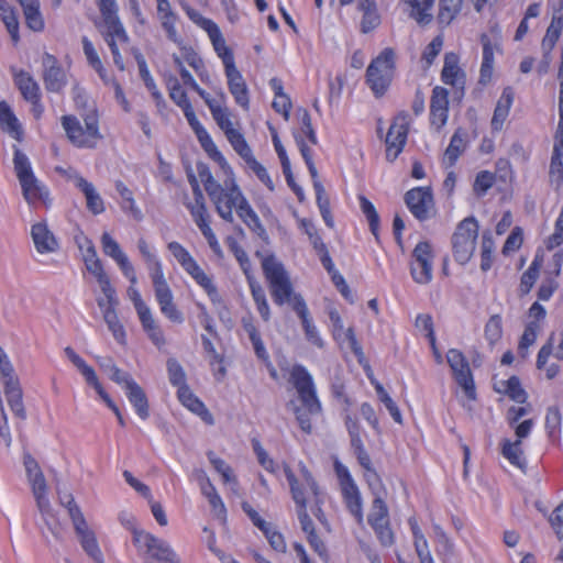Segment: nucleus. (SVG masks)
Instances as JSON below:
<instances>
[{
	"instance_id": "nucleus-36",
	"label": "nucleus",
	"mask_w": 563,
	"mask_h": 563,
	"mask_svg": "<svg viewBox=\"0 0 563 563\" xmlns=\"http://www.w3.org/2000/svg\"><path fill=\"white\" fill-rule=\"evenodd\" d=\"M558 10L553 13L552 20L550 25L547 29L545 35L542 40V49L545 55H548L553 47L555 46L556 42L559 41L562 29H563V0H559L558 3Z\"/></svg>"
},
{
	"instance_id": "nucleus-39",
	"label": "nucleus",
	"mask_w": 563,
	"mask_h": 563,
	"mask_svg": "<svg viewBox=\"0 0 563 563\" xmlns=\"http://www.w3.org/2000/svg\"><path fill=\"white\" fill-rule=\"evenodd\" d=\"M236 153L243 158L247 167L257 176V178L271 190L274 191L275 185L267 169L255 158L249 144L242 146Z\"/></svg>"
},
{
	"instance_id": "nucleus-40",
	"label": "nucleus",
	"mask_w": 563,
	"mask_h": 563,
	"mask_svg": "<svg viewBox=\"0 0 563 563\" xmlns=\"http://www.w3.org/2000/svg\"><path fill=\"white\" fill-rule=\"evenodd\" d=\"M514 102V91L510 87L503 90L500 98L497 101L494 114L492 118V129L494 131H500L504 126L505 121L509 115L510 108Z\"/></svg>"
},
{
	"instance_id": "nucleus-52",
	"label": "nucleus",
	"mask_w": 563,
	"mask_h": 563,
	"mask_svg": "<svg viewBox=\"0 0 563 563\" xmlns=\"http://www.w3.org/2000/svg\"><path fill=\"white\" fill-rule=\"evenodd\" d=\"M103 320L108 325V329L111 331L114 340L119 344H125L126 334L124 327L119 320L118 313L115 311V308L112 306H108L103 310Z\"/></svg>"
},
{
	"instance_id": "nucleus-64",
	"label": "nucleus",
	"mask_w": 563,
	"mask_h": 563,
	"mask_svg": "<svg viewBox=\"0 0 563 563\" xmlns=\"http://www.w3.org/2000/svg\"><path fill=\"white\" fill-rule=\"evenodd\" d=\"M563 244V206L554 223V232L545 240L548 250L558 249Z\"/></svg>"
},
{
	"instance_id": "nucleus-61",
	"label": "nucleus",
	"mask_w": 563,
	"mask_h": 563,
	"mask_svg": "<svg viewBox=\"0 0 563 563\" xmlns=\"http://www.w3.org/2000/svg\"><path fill=\"white\" fill-rule=\"evenodd\" d=\"M462 0H440L439 21L442 24H450L460 12Z\"/></svg>"
},
{
	"instance_id": "nucleus-38",
	"label": "nucleus",
	"mask_w": 563,
	"mask_h": 563,
	"mask_svg": "<svg viewBox=\"0 0 563 563\" xmlns=\"http://www.w3.org/2000/svg\"><path fill=\"white\" fill-rule=\"evenodd\" d=\"M125 395L135 410V413L142 419L146 420L150 416L148 400L143 388L134 380L129 382L128 387L124 389Z\"/></svg>"
},
{
	"instance_id": "nucleus-56",
	"label": "nucleus",
	"mask_w": 563,
	"mask_h": 563,
	"mask_svg": "<svg viewBox=\"0 0 563 563\" xmlns=\"http://www.w3.org/2000/svg\"><path fill=\"white\" fill-rule=\"evenodd\" d=\"M539 331L540 324L536 321H529L526 325L518 345V353L522 358H526L529 355V347L534 344Z\"/></svg>"
},
{
	"instance_id": "nucleus-58",
	"label": "nucleus",
	"mask_w": 563,
	"mask_h": 563,
	"mask_svg": "<svg viewBox=\"0 0 563 563\" xmlns=\"http://www.w3.org/2000/svg\"><path fill=\"white\" fill-rule=\"evenodd\" d=\"M312 180H313V188L316 190V196H317V205L320 210L321 217H322L324 223L329 228H333L334 221L331 216L330 203H329L328 198L325 197L324 188L321 185V183L318 180V177Z\"/></svg>"
},
{
	"instance_id": "nucleus-23",
	"label": "nucleus",
	"mask_w": 563,
	"mask_h": 563,
	"mask_svg": "<svg viewBox=\"0 0 563 563\" xmlns=\"http://www.w3.org/2000/svg\"><path fill=\"white\" fill-rule=\"evenodd\" d=\"M432 258L431 246L428 242H420L416 245L410 263V273L416 283L427 285L432 280Z\"/></svg>"
},
{
	"instance_id": "nucleus-10",
	"label": "nucleus",
	"mask_w": 563,
	"mask_h": 563,
	"mask_svg": "<svg viewBox=\"0 0 563 563\" xmlns=\"http://www.w3.org/2000/svg\"><path fill=\"white\" fill-rule=\"evenodd\" d=\"M167 88L170 99L183 110L188 124L195 132L201 147L213 155L216 158L222 161L221 152L218 150L212 137L205 129V126L198 120L194 108L187 97L186 91L181 87L179 80L176 77H169L167 79Z\"/></svg>"
},
{
	"instance_id": "nucleus-4",
	"label": "nucleus",
	"mask_w": 563,
	"mask_h": 563,
	"mask_svg": "<svg viewBox=\"0 0 563 563\" xmlns=\"http://www.w3.org/2000/svg\"><path fill=\"white\" fill-rule=\"evenodd\" d=\"M60 124L67 140L81 150H93L103 140L98 110L95 107L84 110L79 117L65 114Z\"/></svg>"
},
{
	"instance_id": "nucleus-8",
	"label": "nucleus",
	"mask_w": 563,
	"mask_h": 563,
	"mask_svg": "<svg viewBox=\"0 0 563 563\" xmlns=\"http://www.w3.org/2000/svg\"><path fill=\"white\" fill-rule=\"evenodd\" d=\"M100 244L103 254L110 257L118 265L122 275L129 280L130 286L126 289V295L132 301L137 316L150 310L151 308L142 299V296L136 288L137 276L135 268L119 242L109 232L104 231L101 234Z\"/></svg>"
},
{
	"instance_id": "nucleus-37",
	"label": "nucleus",
	"mask_w": 563,
	"mask_h": 563,
	"mask_svg": "<svg viewBox=\"0 0 563 563\" xmlns=\"http://www.w3.org/2000/svg\"><path fill=\"white\" fill-rule=\"evenodd\" d=\"M406 5L409 16L418 24L427 25L432 21V5L434 0H400Z\"/></svg>"
},
{
	"instance_id": "nucleus-59",
	"label": "nucleus",
	"mask_w": 563,
	"mask_h": 563,
	"mask_svg": "<svg viewBox=\"0 0 563 563\" xmlns=\"http://www.w3.org/2000/svg\"><path fill=\"white\" fill-rule=\"evenodd\" d=\"M360 208L363 214L366 217L371 232L378 239L379 231V216L374 205L364 196H360Z\"/></svg>"
},
{
	"instance_id": "nucleus-19",
	"label": "nucleus",
	"mask_w": 563,
	"mask_h": 563,
	"mask_svg": "<svg viewBox=\"0 0 563 563\" xmlns=\"http://www.w3.org/2000/svg\"><path fill=\"white\" fill-rule=\"evenodd\" d=\"M446 363L451 368L452 376L459 387L462 389L464 396L468 400L476 399V388L473 374L467 358L457 349H450L446 352Z\"/></svg>"
},
{
	"instance_id": "nucleus-26",
	"label": "nucleus",
	"mask_w": 563,
	"mask_h": 563,
	"mask_svg": "<svg viewBox=\"0 0 563 563\" xmlns=\"http://www.w3.org/2000/svg\"><path fill=\"white\" fill-rule=\"evenodd\" d=\"M156 1V18L164 30L168 40L181 47L184 44L183 38L178 34L177 23L179 21L178 13L173 9L169 0H155Z\"/></svg>"
},
{
	"instance_id": "nucleus-18",
	"label": "nucleus",
	"mask_w": 563,
	"mask_h": 563,
	"mask_svg": "<svg viewBox=\"0 0 563 563\" xmlns=\"http://www.w3.org/2000/svg\"><path fill=\"white\" fill-rule=\"evenodd\" d=\"M0 378L3 380L4 394L8 405L12 412L21 418H25V409L22 400V389L19 380L14 375L13 366L9 360L8 354L0 346Z\"/></svg>"
},
{
	"instance_id": "nucleus-62",
	"label": "nucleus",
	"mask_w": 563,
	"mask_h": 563,
	"mask_svg": "<svg viewBox=\"0 0 563 563\" xmlns=\"http://www.w3.org/2000/svg\"><path fill=\"white\" fill-rule=\"evenodd\" d=\"M253 451L256 455L257 462L267 472L272 474H276L278 471V465L276 462L269 456L266 450L262 446L261 442L256 439L252 440Z\"/></svg>"
},
{
	"instance_id": "nucleus-12",
	"label": "nucleus",
	"mask_w": 563,
	"mask_h": 563,
	"mask_svg": "<svg viewBox=\"0 0 563 563\" xmlns=\"http://www.w3.org/2000/svg\"><path fill=\"white\" fill-rule=\"evenodd\" d=\"M132 542L142 563H180L173 547L145 530H134Z\"/></svg>"
},
{
	"instance_id": "nucleus-21",
	"label": "nucleus",
	"mask_w": 563,
	"mask_h": 563,
	"mask_svg": "<svg viewBox=\"0 0 563 563\" xmlns=\"http://www.w3.org/2000/svg\"><path fill=\"white\" fill-rule=\"evenodd\" d=\"M71 523L84 552L96 563H103L104 556L95 531L88 525L84 512L74 509Z\"/></svg>"
},
{
	"instance_id": "nucleus-49",
	"label": "nucleus",
	"mask_w": 563,
	"mask_h": 563,
	"mask_svg": "<svg viewBox=\"0 0 563 563\" xmlns=\"http://www.w3.org/2000/svg\"><path fill=\"white\" fill-rule=\"evenodd\" d=\"M358 9L363 12L361 27L364 33H368L379 25L380 16L372 0H358Z\"/></svg>"
},
{
	"instance_id": "nucleus-47",
	"label": "nucleus",
	"mask_w": 563,
	"mask_h": 563,
	"mask_svg": "<svg viewBox=\"0 0 563 563\" xmlns=\"http://www.w3.org/2000/svg\"><path fill=\"white\" fill-rule=\"evenodd\" d=\"M360 465L366 471L365 477L372 489L376 484H380V479L373 468L371 457L365 450L363 441L356 440V444L352 445Z\"/></svg>"
},
{
	"instance_id": "nucleus-60",
	"label": "nucleus",
	"mask_w": 563,
	"mask_h": 563,
	"mask_svg": "<svg viewBox=\"0 0 563 563\" xmlns=\"http://www.w3.org/2000/svg\"><path fill=\"white\" fill-rule=\"evenodd\" d=\"M297 223L298 228L308 236L314 251L325 245L312 220L297 217Z\"/></svg>"
},
{
	"instance_id": "nucleus-20",
	"label": "nucleus",
	"mask_w": 563,
	"mask_h": 563,
	"mask_svg": "<svg viewBox=\"0 0 563 563\" xmlns=\"http://www.w3.org/2000/svg\"><path fill=\"white\" fill-rule=\"evenodd\" d=\"M375 498L373 500L369 514L368 523L375 531L377 538L384 547H390L394 541V532L389 525V511L386 503L380 496L379 492L373 489Z\"/></svg>"
},
{
	"instance_id": "nucleus-50",
	"label": "nucleus",
	"mask_w": 563,
	"mask_h": 563,
	"mask_svg": "<svg viewBox=\"0 0 563 563\" xmlns=\"http://www.w3.org/2000/svg\"><path fill=\"white\" fill-rule=\"evenodd\" d=\"M167 250L186 273L190 272L198 265V262L194 258L190 252L179 242H169L167 244Z\"/></svg>"
},
{
	"instance_id": "nucleus-57",
	"label": "nucleus",
	"mask_w": 563,
	"mask_h": 563,
	"mask_svg": "<svg viewBox=\"0 0 563 563\" xmlns=\"http://www.w3.org/2000/svg\"><path fill=\"white\" fill-rule=\"evenodd\" d=\"M372 384L374 385L379 401L386 407L394 421L397 423H401L402 416L394 399L389 396V394L386 391V389L380 383L372 380Z\"/></svg>"
},
{
	"instance_id": "nucleus-25",
	"label": "nucleus",
	"mask_w": 563,
	"mask_h": 563,
	"mask_svg": "<svg viewBox=\"0 0 563 563\" xmlns=\"http://www.w3.org/2000/svg\"><path fill=\"white\" fill-rule=\"evenodd\" d=\"M66 177L85 196L86 207L92 214L98 216L106 211L104 201L92 183L74 169L67 170Z\"/></svg>"
},
{
	"instance_id": "nucleus-48",
	"label": "nucleus",
	"mask_w": 563,
	"mask_h": 563,
	"mask_svg": "<svg viewBox=\"0 0 563 563\" xmlns=\"http://www.w3.org/2000/svg\"><path fill=\"white\" fill-rule=\"evenodd\" d=\"M23 8L26 25L35 31L41 32L44 29V19L40 12L38 0H19Z\"/></svg>"
},
{
	"instance_id": "nucleus-17",
	"label": "nucleus",
	"mask_w": 563,
	"mask_h": 563,
	"mask_svg": "<svg viewBox=\"0 0 563 563\" xmlns=\"http://www.w3.org/2000/svg\"><path fill=\"white\" fill-rule=\"evenodd\" d=\"M334 472L338 477L346 508L356 521L362 523L364 520L363 500L355 481L353 479L349 468L338 459L334 460Z\"/></svg>"
},
{
	"instance_id": "nucleus-41",
	"label": "nucleus",
	"mask_w": 563,
	"mask_h": 563,
	"mask_svg": "<svg viewBox=\"0 0 563 563\" xmlns=\"http://www.w3.org/2000/svg\"><path fill=\"white\" fill-rule=\"evenodd\" d=\"M142 325V329L152 341V343L161 349L166 344L165 334L157 323L152 310H147L137 316Z\"/></svg>"
},
{
	"instance_id": "nucleus-7",
	"label": "nucleus",
	"mask_w": 563,
	"mask_h": 563,
	"mask_svg": "<svg viewBox=\"0 0 563 563\" xmlns=\"http://www.w3.org/2000/svg\"><path fill=\"white\" fill-rule=\"evenodd\" d=\"M23 464L37 509L42 516L45 528L55 539L62 537V529L48 499V486L44 474L35 459L25 453Z\"/></svg>"
},
{
	"instance_id": "nucleus-44",
	"label": "nucleus",
	"mask_w": 563,
	"mask_h": 563,
	"mask_svg": "<svg viewBox=\"0 0 563 563\" xmlns=\"http://www.w3.org/2000/svg\"><path fill=\"white\" fill-rule=\"evenodd\" d=\"M269 86L274 91V100L272 103L273 109L280 113L286 121L290 118L291 100L289 96L284 91L283 82L278 78H272Z\"/></svg>"
},
{
	"instance_id": "nucleus-34",
	"label": "nucleus",
	"mask_w": 563,
	"mask_h": 563,
	"mask_svg": "<svg viewBox=\"0 0 563 563\" xmlns=\"http://www.w3.org/2000/svg\"><path fill=\"white\" fill-rule=\"evenodd\" d=\"M228 89L235 103L244 111L250 110V90L247 84L238 68L224 73Z\"/></svg>"
},
{
	"instance_id": "nucleus-16",
	"label": "nucleus",
	"mask_w": 563,
	"mask_h": 563,
	"mask_svg": "<svg viewBox=\"0 0 563 563\" xmlns=\"http://www.w3.org/2000/svg\"><path fill=\"white\" fill-rule=\"evenodd\" d=\"M64 353L66 357L73 363V365L79 371V373L85 378L87 385L91 386L100 399L107 405V407L113 411L115 415L118 422L120 426H125L124 418L119 409V407L111 399L109 394L102 387L96 371L81 357L79 356L74 349L70 346L65 347Z\"/></svg>"
},
{
	"instance_id": "nucleus-2",
	"label": "nucleus",
	"mask_w": 563,
	"mask_h": 563,
	"mask_svg": "<svg viewBox=\"0 0 563 563\" xmlns=\"http://www.w3.org/2000/svg\"><path fill=\"white\" fill-rule=\"evenodd\" d=\"M266 279L269 283L272 297L276 305L288 302L301 320L307 341L318 349L324 346V341L313 323L307 303L301 295L294 294L292 285L284 265L274 256H267L262 262Z\"/></svg>"
},
{
	"instance_id": "nucleus-54",
	"label": "nucleus",
	"mask_w": 563,
	"mask_h": 563,
	"mask_svg": "<svg viewBox=\"0 0 563 563\" xmlns=\"http://www.w3.org/2000/svg\"><path fill=\"white\" fill-rule=\"evenodd\" d=\"M168 380L177 390L189 386L187 384V375L183 365L174 357H169L166 362Z\"/></svg>"
},
{
	"instance_id": "nucleus-1",
	"label": "nucleus",
	"mask_w": 563,
	"mask_h": 563,
	"mask_svg": "<svg viewBox=\"0 0 563 563\" xmlns=\"http://www.w3.org/2000/svg\"><path fill=\"white\" fill-rule=\"evenodd\" d=\"M220 167L223 175V185L219 184L208 167H198V175L202 181L210 200L218 214L225 221H233V209L241 220L253 231L263 232L260 218L253 210L240 187L238 186L232 168L221 154L222 161L206 152Z\"/></svg>"
},
{
	"instance_id": "nucleus-22",
	"label": "nucleus",
	"mask_w": 563,
	"mask_h": 563,
	"mask_svg": "<svg viewBox=\"0 0 563 563\" xmlns=\"http://www.w3.org/2000/svg\"><path fill=\"white\" fill-rule=\"evenodd\" d=\"M412 119L408 112L398 113L388 129L386 143V158L394 162L402 152Z\"/></svg>"
},
{
	"instance_id": "nucleus-30",
	"label": "nucleus",
	"mask_w": 563,
	"mask_h": 563,
	"mask_svg": "<svg viewBox=\"0 0 563 563\" xmlns=\"http://www.w3.org/2000/svg\"><path fill=\"white\" fill-rule=\"evenodd\" d=\"M441 80L445 84L454 88L456 91L463 92L466 75L465 71L460 66V57L453 53H446L444 55V64L441 71Z\"/></svg>"
},
{
	"instance_id": "nucleus-3",
	"label": "nucleus",
	"mask_w": 563,
	"mask_h": 563,
	"mask_svg": "<svg viewBox=\"0 0 563 563\" xmlns=\"http://www.w3.org/2000/svg\"><path fill=\"white\" fill-rule=\"evenodd\" d=\"M176 62L178 66L181 68L183 82L189 86L191 89H194L201 97V99L205 101L208 109L210 110V113L213 120L216 121L217 125L224 133L233 150L236 152L242 146L246 145L247 142L244 135L234 125L233 113L232 110L228 107V98L225 92L221 88H219L216 96L212 97L209 92H207L197 84V81L195 80L194 76L189 73V70L183 68L178 59H176Z\"/></svg>"
},
{
	"instance_id": "nucleus-51",
	"label": "nucleus",
	"mask_w": 563,
	"mask_h": 563,
	"mask_svg": "<svg viewBox=\"0 0 563 563\" xmlns=\"http://www.w3.org/2000/svg\"><path fill=\"white\" fill-rule=\"evenodd\" d=\"M14 82L25 100L38 99L40 87L29 73H16L14 75Z\"/></svg>"
},
{
	"instance_id": "nucleus-5",
	"label": "nucleus",
	"mask_w": 563,
	"mask_h": 563,
	"mask_svg": "<svg viewBox=\"0 0 563 563\" xmlns=\"http://www.w3.org/2000/svg\"><path fill=\"white\" fill-rule=\"evenodd\" d=\"M289 380L296 388L301 402L300 406L294 409L296 419L300 429L306 433H310L312 429L311 417L319 415L322 410L313 378L305 366L295 365L290 369Z\"/></svg>"
},
{
	"instance_id": "nucleus-42",
	"label": "nucleus",
	"mask_w": 563,
	"mask_h": 563,
	"mask_svg": "<svg viewBox=\"0 0 563 563\" xmlns=\"http://www.w3.org/2000/svg\"><path fill=\"white\" fill-rule=\"evenodd\" d=\"M195 283L200 286L207 296L209 297L210 301L213 305H220L222 302V298L218 291L217 286L213 283V279L211 276H209L198 264L195 266L190 272L187 273Z\"/></svg>"
},
{
	"instance_id": "nucleus-29",
	"label": "nucleus",
	"mask_w": 563,
	"mask_h": 563,
	"mask_svg": "<svg viewBox=\"0 0 563 563\" xmlns=\"http://www.w3.org/2000/svg\"><path fill=\"white\" fill-rule=\"evenodd\" d=\"M172 59L176 70L179 73L180 76L181 68L178 66L176 59L180 62L183 68H185L186 70L188 69L185 67V64L190 66L197 73L202 82H211L210 74L207 70L202 58L191 46L181 45L179 54H173Z\"/></svg>"
},
{
	"instance_id": "nucleus-24",
	"label": "nucleus",
	"mask_w": 563,
	"mask_h": 563,
	"mask_svg": "<svg viewBox=\"0 0 563 563\" xmlns=\"http://www.w3.org/2000/svg\"><path fill=\"white\" fill-rule=\"evenodd\" d=\"M294 137L296 141V144L300 151V154L308 167L309 174L312 179H316L318 176L317 167L312 159V152L310 146L308 145V142L311 145H316L318 142L316 132L311 124V119L308 112H303L301 118V130L300 132H295Z\"/></svg>"
},
{
	"instance_id": "nucleus-46",
	"label": "nucleus",
	"mask_w": 563,
	"mask_h": 563,
	"mask_svg": "<svg viewBox=\"0 0 563 563\" xmlns=\"http://www.w3.org/2000/svg\"><path fill=\"white\" fill-rule=\"evenodd\" d=\"M495 390L500 394H506L511 400L518 404H523L527 400V393L521 387L517 376H511L507 380L497 382L495 384Z\"/></svg>"
},
{
	"instance_id": "nucleus-14",
	"label": "nucleus",
	"mask_w": 563,
	"mask_h": 563,
	"mask_svg": "<svg viewBox=\"0 0 563 563\" xmlns=\"http://www.w3.org/2000/svg\"><path fill=\"white\" fill-rule=\"evenodd\" d=\"M395 76V52L385 48L374 58L366 70V81L376 97L385 95Z\"/></svg>"
},
{
	"instance_id": "nucleus-6",
	"label": "nucleus",
	"mask_w": 563,
	"mask_h": 563,
	"mask_svg": "<svg viewBox=\"0 0 563 563\" xmlns=\"http://www.w3.org/2000/svg\"><path fill=\"white\" fill-rule=\"evenodd\" d=\"M299 475L296 476L285 464L284 473L290 486L292 498L297 505L298 519L302 531L308 536L316 533L313 522L307 512V501L310 496L319 501V489L307 466L299 462Z\"/></svg>"
},
{
	"instance_id": "nucleus-9",
	"label": "nucleus",
	"mask_w": 563,
	"mask_h": 563,
	"mask_svg": "<svg viewBox=\"0 0 563 563\" xmlns=\"http://www.w3.org/2000/svg\"><path fill=\"white\" fill-rule=\"evenodd\" d=\"M99 10L102 15L101 32L104 41L111 49L113 62L120 70H124V63L120 51L128 45V34L118 15L115 0H99Z\"/></svg>"
},
{
	"instance_id": "nucleus-55",
	"label": "nucleus",
	"mask_w": 563,
	"mask_h": 563,
	"mask_svg": "<svg viewBox=\"0 0 563 563\" xmlns=\"http://www.w3.org/2000/svg\"><path fill=\"white\" fill-rule=\"evenodd\" d=\"M464 147V140L461 136L460 132L456 131L451 137L450 144L443 154V165L445 167H452L459 159L460 155L463 153Z\"/></svg>"
},
{
	"instance_id": "nucleus-53",
	"label": "nucleus",
	"mask_w": 563,
	"mask_h": 563,
	"mask_svg": "<svg viewBox=\"0 0 563 563\" xmlns=\"http://www.w3.org/2000/svg\"><path fill=\"white\" fill-rule=\"evenodd\" d=\"M0 19L4 23L11 40L18 43L20 40L18 18L13 8L4 0H0Z\"/></svg>"
},
{
	"instance_id": "nucleus-31",
	"label": "nucleus",
	"mask_w": 563,
	"mask_h": 563,
	"mask_svg": "<svg viewBox=\"0 0 563 563\" xmlns=\"http://www.w3.org/2000/svg\"><path fill=\"white\" fill-rule=\"evenodd\" d=\"M328 314L333 339L340 343L345 341L349 342L350 347L355 355H363L362 347L356 340L353 328H344L343 320L335 308H329Z\"/></svg>"
},
{
	"instance_id": "nucleus-32",
	"label": "nucleus",
	"mask_w": 563,
	"mask_h": 563,
	"mask_svg": "<svg viewBox=\"0 0 563 563\" xmlns=\"http://www.w3.org/2000/svg\"><path fill=\"white\" fill-rule=\"evenodd\" d=\"M563 122L559 121L549 169L551 186L559 190L563 186Z\"/></svg>"
},
{
	"instance_id": "nucleus-35",
	"label": "nucleus",
	"mask_w": 563,
	"mask_h": 563,
	"mask_svg": "<svg viewBox=\"0 0 563 563\" xmlns=\"http://www.w3.org/2000/svg\"><path fill=\"white\" fill-rule=\"evenodd\" d=\"M179 402L194 415L198 416L205 423L214 424V418L206 405L194 394L189 386L177 390Z\"/></svg>"
},
{
	"instance_id": "nucleus-43",
	"label": "nucleus",
	"mask_w": 563,
	"mask_h": 563,
	"mask_svg": "<svg viewBox=\"0 0 563 563\" xmlns=\"http://www.w3.org/2000/svg\"><path fill=\"white\" fill-rule=\"evenodd\" d=\"M501 455L512 466L525 470L527 466V460L522 450V442L511 439H504L500 442Z\"/></svg>"
},
{
	"instance_id": "nucleus-33",
	"label": "nucleus",
	"mask_w": 563,
	"mask_h": 563,
	"mask_svg": "<svg viewBox=\"0 0 563 563\" xmlns=\"http://www.w3.org/2000/svg\"><path fill=\"white\" fill-rule=\"evenodd\" d=\"M30 234L34 247L40 254H51L59 249L55 234L49 230L45 221H38L31 225Z\"/></svg>"
},
{
	"instance_id": "nucleus-11",
	"label": "nucleus",
	"mask_w": 563,
	"mask_h": 563,
	"mask_svg": "<svg viewBox=\"0 0 563 563\" xmlns=\"http://www.w3.org/2000/svg\"><path fill=\"white\" fill-rule=\"evenodd\" d=\"M144 264L152 280L155 299L162 314L174 323H183L184 314L174 302V294L166 280L161 258L157 257Z\"/></svg>"
},
{
	"instance_id": "nucleus-28",
	"label": "nucleus",
	"mask_w": 563,
	"mask_h": 563,
	"mask_svg": "<svg viewBox=\"0 0 563 563\" xmlns=\"http://www.w3.org/2000/svg\"><path fill=\"white\" fill-rule=\"evenodd\" d=\"M410 212L419 220H426L430 217L433 207V196L429 188L417 187L409 190L405 197Z\"/></svg>"
},
{
	"instance_id": "nucleus-63",
	"label": "nucleus",
	"mask_w": 563,
	"mask_h": 563,
	"mask_svg": "<svg viewBox=\"0 0 563 563\" xmlns=\"http://www.w3.org/2000/svg\"><path fill=\"white\" fill-rule=\"evenodd\" d=\"M187 207L190 211V214H191L195 223L199 228V230L210 225L209 214L207 211L205 200L203 201L194 200V202L188 203Z\"/></svg>"
},
{
	"instance_id": "nucleus-45",
	"label": "nucleus",
	"mask_w": 563,
	"mask_h": 563,
	"mask_svg": "<svg viewBox=\"0 0 563 563\" xmlns=\"http://www.w3.org/2000/svg\"><path fill=\"white\" fill-rule=\"evenodd\" d=\"M0 128L16 141L22 139L21 124L5 101L0 102Z\"/></svg>"
},
{
	"instance_id": "nucleus-27",
	"label": "nucleus",
	"mask_w": 563,
	"mask_h": 563,
	"mask_svg": "<svg viewBox=\"0 0 563 563\" xmlns=\"http://www.w3.org/2000/svg\"><path fill=\"white\" fill-rule=\"evenodd\" d=\"M44 85L48 91L60 92L68 82L67 71L59 65L55 56L46 54L43 57Z\"/></svg>"
},
{
	"instance_id": "nucleus-15",
	"label": "nucleus",
	"mask_w": 563,
	"mask_h": 563,
	"mask_svg": "<svg viewBox=\"0 0 563 563\" xmlns=\"http://www.w3.org/2000/svg\"><path fill=\"white\" fill-rule=\"evenodd\" d=\"M478 236V222L468 217L462 220L452 235V250L455 261L465 265L472 258Z\"/></svg>"
},
{
	"instance_id": "nucleus-13",
	"label": "nucleus",
	"mask_w": 563,
	"mask_h": 563,
	"mask_svg": "<svg viewBox=\"0 0 563 563\" xmlns=\"http://www.w3.org/2000/svg\"><path fill=\"white\" fill-rule=\"evenodd\" d=\"M14 172L22 188L24 199L29 205L37 201L46 202L48 190L35 176L27 156L18 147L14 148Z\"/></svg>"
}]
</instances>
